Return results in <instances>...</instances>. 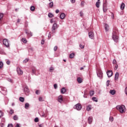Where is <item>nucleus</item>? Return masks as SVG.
Here are the masks:
<instances>
[{"mask_svg":"<svg viewBox=\"0 0 127 127\" xmlns=\"http://www.w3.org/2000/svg\"><path fill=\"white\" fill-rule=\"evenodd\" d=\"M112 39L115 42L117 43L119 41V36H118V31H117V29L113 30L112 33Z\"/></svg>","mask_w":127,"mask_h":127,"instance_id":"f257e3e1","label":"nucleus"},{"mask_svg":"<svg viewBox=\"0 0 127 127\" xmlns=\"http://www.w3.org/2000/svg\"><path fill=\"white\" fill-rule=\"evenodd\" d=\"M117 109L119 111L121 114H124L126 113V106L125 105H118L116 107Z\"/></svg>","mask_w":127,"mask_h":127,"instance_id":"f03ea898","label":"nucleus"},{"mask_svg":"<svg viewBox=\"0 0 127 127\" xmlns=\"http://www.w3.org/2000/svg\"><path fill=\"white\" fill-rule=\"evenodd\" d=\"M58 27H59V25H57L56 22H55L52 27V34H53V35H55L56 30L58 29Z\"/></svg>","mask_w":127,"mask_h":127,"instance_id":"7ed1b4c3","label":"nucleus"},{"mask_svg":"<svg viewBox=\"0 0 127 127\" xmlns=\"http://www.w3.org/2000/svg\"><path fill=\"white\" fill-rule=\"evenodd\" d=\"M0 90H1L0 92L2 94V95H6L7 90L5 87H0Z\"/></svg>","mask_w":127,"mask_h":127,"instance_id":"20e7f679","label":"nucleus"},{"mask_svg":"<svg viewBox=\"0 0 127 127\" xmlns=\"http://www.w3.org/2000/svg\"><path fill=\"white\" fill-rule=\"evenodd\" d=\"M74 109L77 110V111H80L82 109V106L80 103H77L74 106Z\"/></svg>","mask_w":127,"mask_h":127,"instance_id":"39448f33","label":"nucleus"},{"mask_svg":"<svg viewBox=\"0 0 127 127\" xmlns=\"http://www.w3.org/2000/svg\"><path fill=\"white\" fill-rule=\"evenodd\" d=\"M103 10L104 12H107V10H108V4L107 3V2H104L103 3Z\"/></svg>","mask_w":127,"mask_h":127,"instance_id":"423d86ee","label":"nucleus"},{"mask_svg":"<svg viewBox=\"0 0 127 127\" xmlns=\"http://www.w3.org/2000/svg\"><path fill=\"white\" fill-rule=\"evenodd\" d=\"M3 44L5 46H6V47H8V46H9V44L8 43V40L4 39L3 40Z\"/></svg>","mask_w":127,"mask_h":127,"instance_id":"0eeeda50","label":"nucleus"},{"mask_svg":"<svg viewBox=\"0 0 127 127\" xmlns=\"http://www.w3.org/2000/svg\"><path fill=\"white\" fill-rule=\"evenodd\" d=\"M97 76L99 77L100 79H102L103 78V72L101 70H98L97 72Z\"/></svg>","mask_w":127,"mask_h":127,"instance_id":"6e6552de","label":"nucleus"},{"mask_svg":"<svg viewBox=\"0 0 127 127\" xmlns=\"http://www.w3.org/2000/svg\"><path fill=\"white\" fill-rule=\"evenodd\" d=\"M88 35H89V38H90L91 39H94V38H95L94 36V32H90L88 33Z\"/></svg>","mask_w":127,"mask_h":127,"instance_id":"1a4fd4ad","label":"nucleus"},{"mask_svg":"<svg viewBox=\"0 0 127 127\" xmlns=\"http://www.w3.org/2000/svg\"><path fill=\"white\" fill-rule=\"evenodd\" d=\"M107 74L108 78H110L113 76V71L112 70H108L107 72Z\"/></svg>","mask_w":127,"mask_h":127,"instance_id":"9d476101","label":"nucleus"},{"mask_svg":"<svg viewBox=\"0 0 127 127\" xmlns=\"http://www.w3.org/2000/svg\"><path fill=\"white\" fill-rule=\"evenodd\" d=\"M17 73L18 74V75H22V74H23V71H22V70H21L20 67H17Z\"/></svg>","mask_w":127,"mask_h":127,"instance_id":"9b49d317","label":"nucleus"},{"mask_svg":"<svg viewBox=\"0 0 127 127\" xmlns=\"http://www.w3.org/2000/svg\"><path fill=\"white\" fill-rule=\"evenodd\" d=\"M58 101L59 103H62L63 102V96L62 95H60L58 97Z\"/></svg>","mask_w":127,"mask_h":127,"instance_id":"f8f14e48","label":"nucleus"},{"mask_svg":"<svg viewBox=\"0 0 127 127\" xmlns=\"http://www.w3.org/2000/svg\"><path fill=\"white\" fill-rule=\"evenodd\" d=\"M88 122L89 125L92 124V123H93V117L91 116L88 118Z\"/></svg>","mask_w":127,"mask_h":127,"instance_id":"ddd939ff","label":"nucleus"},{"mask_svg":"<svg viewBox=\"0 0 127 127\" xmlns=\"http://www.w3.org/2000/svg\"><path fill=\"white\" fill-rule=\"evenodd\" d=\"M24 91L25 93H29V89H28V87L27 86H26L24 88Z\"/></svg>","mask_w":127,"mask_h":127,"instance_id":"4468645a","label":"nucleus"},{"mask_svg":"<svg viewBox=\"0 0 127 127\" xmlns=\"http://www.w3.org/2000/svg\"><path fill=\"white\" fill-rule=\"evenodd\" d=\"M26 33L28 36H32V33L28 30H26Z\"/></svg>","mask_w":127,"mask_h":127,"instance_id":"2eb2a0df","label":"nucleus"},{"mask_svg":"<svg viewBox=\"0 0 127 127\" xmlns=\"http://www.w3.org/2000/svg\"><path fill=\"white\" fill-rule=\"evenodd\" d=\"M105 31H109V25L107 23L104 24Z\"/></svg>","mask_w":127,"mask_h":127,"instance_id":"dca6fc26","label":"nucleus"},{"mask_svg":"<svg viewBox=\"0 0 127 127\" xmlns=\"http://www.w3.org/2000/svg\"><path fill=\"white\" fill-rule=\"evenodd\" d=\"M66 92V89H65L64 87H63L61 90V94H65Z\"/></svg>","mask_w":127,"mask_h":127,"instance_id":"f3484780","label":"nucleus"},{"mask_svg":"<svg viewBox=\"0 0 127 127\" xmlns=\"http://www.w3.org/2000/svg\"><path fill=\"white\" fill-rule=\"evenodd\" d=\"M92 110V106L88 105L86 107V110L87 112H90Z\"/></svg>","mask_w":127,"mask_h":127,"instance_id":"a211bd4d","label":"nucleus"},{"mask_svg":"<svg viewBox=\"0 0 127 127\" xmlns=\"http://www.w3.org/2000/svg\"><path fill=\"white\" fill-rule=\"evenodd\" d=\"M60 18L61 19H64L65 18V14L64 13H62L60 15Z\"/></svg>","mask_w":127,"mask_h":127,"instance_id":"6ab92c4d","label":"nucleus"},{"mask_svg":"<svg viewBox=\"0 0 127 127\" xmlns=\"http://www.w3.org/2000/svg\"><path fill=\"white\" fill-rule=\"evenodd\" d=\"M125 3H122L121 6H120V8L122 9V10H123V9H125Z\"/></svg>","mask_w":127,"mask_h":127,"instance_id":"aec40b11","label":"nucleus"},{"mask_svg":"<svg viewBox=\"0 0 127 127\" xmlns=\"http://www.w3.org/2000/svg\"><path fill=\"white\" fill-rule=\"evenodd\" d=\"M3 18V13H0V23H1V21L2 20V19Z\"/></svg>","mask_w":127,"mask_h":127,"instance_id":"412c9836","label":"nucleus"},{"mask_svg":"<svg viewBox=\"0 0 127 127\" xmlns=\"http://www.w3.org/2000/svg\"><path fill=\"white\" fill-rule=\"evenodd\" d=\"M119 79V72H116L115 75V80H118Z\"/></svg>","mask_w":127,"mask_h":127,"instance_id":"4be33fe9","label":"nucleus"},{"mask_svg":"<svg viewBox=\"0 0 127 127\" xmlns=\"http://www.w3.org/2000/svg\"><path fill=\"white\" fill-rule=\"evenodd\" d=\"M87 95H88V92L87 91V90H85L84 91V95H83V97L84 98H87Z\"/></svg>","mask_w":127,"mask_h":127,"instance_id":"5701e85b","label":"nucleus"},{"mask_svg":"<svg viewBox=\"0 0 127 127\" xmlns=\"http://www.w3.org/2000/svg\"><path fill=\"white\" fill-rule=\"evenodd\" d=\"M100 3H101V2H100V1H97L96 2L95 5H96V7H97V8H99V7H100Z\"/></svg>","mask_w":127,"mask_h":127,"instance_id":"b1692460","label":"nucleus"},{"mask_svg":"<svg viewBox=\"0 0 127 127\" xmlns=\"http://www.w3.org/2000/svg\"><path fill=\"white\" fill-rule=\"evenodd\" d=\"M77 82L79 84H81V83L83 82V81L82 80V78L81 77L77 78Z\"/></svg>","mask_w":127,"mask_h":127,"instance_id":"393cba45","label":"nucleus"},{"mask_svg":"<svg viewBox=\"0 0 127 127\" xmlns=\"http://www.w3.org/2000/svg\"><path fill=\"white\" fill-rule=\"evenodd\" d=\"M53 35H53V34H52V32H50L48 35V39H50L51 38V36H53Z\"/></svg>","mask_w":127,"mask_h":127,"instance_id":"a878e982","label":"nucleus"},{"mask_svg":"<svg viewBox=\"0 0 127 127\" xmlns=\"http://www.w3.org/2000/svg\"><path fill=\"white\" fill-rule=\"evenodd\" d=\"M110 94H111V95H115V94H116V90H110Z\"/></svg>","mask_w":127,"mask_h":127,"instance_id":"bb28decb","label":"nucleus"},{"mask_svg":"<svg viewBox=\"0 0 127 127\" xmlns=\"http://www.w3.org/2000/svg\"><path fill=\"white\" fill-rule=\"evenodd\" d=\"M36 72V69H35V68H32V74L34 75V74H35Z\"/></svg>","mask_w":127,"mask_h":127,"instance_id":"cd10ccee","label":"nucleus"},{"mask_svg":"<svg viewBox=\"0 0 127 127\" xmlns=\"http://www.w3.org/2000/svg\"><path fill=\"white\" fill-rule=\"evenodd\" d=\"M54 70H55L54 67L51 66V67H50L49 71H50V72H51V73H52V72H53V71H54Z\"/></svg>","mask_w":127,"mask_h":127,"instance_id":"c85d7f7f","label":"nucleus"},{"mask_svg":"<svg viewBox=\"0 0 127 127\" xmlns=\"http://www.w3.org/2000/svg\"><path fill=\"white\" fill-rule=\"evenodd\" d=\"M28 108H29V103H27L25 104V109H26V110H27Z\"/></svg>","mask_w":127,"mask_h":127,"instance_id":"c756f323","label":"nucleus"},{"mask_svg":"<svg viewBox=\"0 0 127 127\" xmlns=\"http://www.w3.org/2000/svg\"><path fill=\"white\" fill-rule=\"evenodd\" d=\"M92 100L93 102H95L96 103H98V99L96 97H92Z\"/></svg>","mask_w":127,"mask_h":127,"instance_id":"7c9ffc66","label":"nucleus"},{"mask_svg":"<svg viewBox=\"0 0 127 127\" xmlns=\"http://www.w3.org/2000/svg\"><path fill=\"white\" fill-rule=\"evenodd\" d=\"M30 10H31V11H34V10H35V7H34V6H31L30 7Z\"/></svg>","mask_w":127,"mask_h":127,"instance_id":"2f4dec72","label":"nucleus"},{"mask_svg":"<svg viewBox=\"0 0 127 127\" xmlns=\"http://www.w3.org/2000/svg\"><path fill=\"white\" fill-rule=\"evenodd\" d=\"M74 56H75V54H74L73 53L69 55V58L71 59L73 58Z\"/></svg>","mask_w":127,"mask_h":127,"instance_id":"473e14b6","label":"nucleus"},{"mask_svg":"<svg viewBox=\"0 0 127 127\" xmlns=\"http://www.w3.org/2000/svg\"><path fill=\"white\" fill-rule=\"evenodd\" d=\"M39 101L40 102H44V99L43 98H42V97H40L39 98Z\"/></svg>","mask_w":127,"mask_h":127,"instance_id":"72a5a7b5","label":"nucleus"},{"mask_svg":"<svg viewBox=\"0 0 127 127\" xmlns=\"http://www.w3.org/2000/svg\"><path fill=\"white\" fill-rule=\"evenodd\" d=\"M3 67V63L2 62H0V69H1Z\"/></svg>","mask_w":127,"mask_h":127,"instance_id":"f704fd0d","label":"nucleus"},{"mask_svg":"<svg viewBox=\"0 0 127 127\" xmlns=\"http://www.w3.org/2000/svg\"><path fill=\"white\" fill-rule=\"evenodd\" d=\"M3 117V112L2 111L0 110V119L2 117Z\"/></svg>","mask_w":127,"mask_h":127,"instance_id":"c9c22d12","label":"nucleus"},{"mask_svg":"<svg viewBox=\"0 0 127 127\" xmlns=\"http://www.w3.org/2000/svg\"><path fill=\"white\" fill-rule=\"evenodd\" d=\"M20 102H24V98L23 97H20L19 98Z\"/></svg>","mask_w":127,"mask_h":127,"instance_id":"e433bc0d","label":"nucleus"},{"mask_svg":"<svg viewBox=\"0 0 127 127\" xmlns=\"http://www.w3.org/2000/svg\"><path fill=\"white\" fill-rule=\"evenodd\" d=\"M48 16L49 17L51 18V17H53V14H52V13H49Z\"/></svg>","mask_w":127,"mask_h":127,"instance_id":"4c0bfd02","label":"nucleus"},{"mask_svg":"<svg viewBox=\"0 0 127 127\" xmlns=\"http://www.w3.org/2000/svg\"><path fill=\"white\" fill-rule=\"evenodd\" d=\"M22 41L23 42V43H26V42H27L26 39L23 38L22 39Z\"/></svg>","mask_w":127,"mask_h":127,"instance_id":"58836bf2","label":"nucleus"},{"mask_svg":"<svg viewBox=\"0 0 127 127\" xmlns=\"http://www.w3.org/2000/svg\"><path fill=\"white\" fill-rule=\"evenodd\" d=\"M13 119H14V121H17V120H18V117H17V116L15 115L13 117Z\"/></svg>","mask_w":127,"mask_h":127,"instance_id":"ea45409f","label":"nucleus"},{"mask_svg":"<svg viewBox=\"0 0 127 127\" xmlns=\"http://www.w3.org/2000/svg\"><path fill=\"white\" fill-rule=\"evenodd\" d=\"M53 4H54V3H53V1L50 2L49 3V6H50V7H51V8L53 6Z\"/></svg>","mask_w":127,"mask_h":127,"instance_id":"a19ab883","label":"nucleus"},{"mask_svg":"<svg viewBox=\"0 0 127 127\" xmlns=\"http://www.w3.org/2000/svg\"><path fill=\"white\" fill-rule=\"evenodd\" d=\"M90 96H92L94 95V91H90L89 92Z\"/></svg>","mask_w":127,"mask_h":127,"instance_id":"79ce46f5","label":"nucleus"},{"mask_svg":"<svg viewBox=\"0 0 127 127\" xmlns=\"http://www.w3.org/2000/svg\"><path fill=\"white\" fill-rule=\"evenodd\" d=\"M40 116L43 118L45 117V113H44V112H42L40 114Z\"/></svg>","mask_w":127,"mask_h":127,"instance_id":"37998d69","label":"nucleus"},{"mask_svg":"<svg viewBox=\"0 0 127 127\" xmlns=\"http://www.w3.org/2000/svg\"><path fill=\"white\" fill-rule=\"evenodd\" d=\"M7 80L8 81V82H10V83H13V80H12L11 78H7Z\"/></svg>","mask_w":127,"mask_h":127,"instance_id":"c03bdc74","label":"nucleus"},{"mask_svg":"<svg viewBox=\"0 0 127 127\" xmlns=\"http://www.w3.org/2000/svg\"><path fill=\"white\" fill-rule=\"evenodd\" d=\"M35 123H38L39 122V119H38V118H36L34 120Z\"/></svg>","mask_w":127,"mask_h":127,"instance_id":"a18cd8bd","label":"nucleus"},{"mask_svg":"<svg viewBox=\"0 0 127 127\" xmlns=\"http://www.w3.org/2000/svg\"><path fill=\"white\" fill-rule=\"evenodd\" d=\"M109 121L110 122H113L114 121V118L113 117H110L109 118Z\"/></svg>","mask_w":127,"mask_h":127,"instance_id":"49530a36","label":"nucleus"},{"mask_svg":"<svg viewBox=\"0 0 127 127\" xmlns=\"http://www.w3.org/2000/svg\"><path fill=\"white\" fill-rule=\"evenodd\" d=\"M79 47L81 49H83L84 47H85L84 45H83L82 44H80L79 45Z\"/></svg>","mask_w":127,"mask_h":127,"instance_id":"de8ad7c7","label":"nucleus"},{"mask_svg":"<svg viewBox=\"0 0 127 127\" xmlns=\"http://www.w3.org/2000/svg\"><path fill=\"white\" fill-rule=\"evenodd\" d=\"M13 113H14L13 110L10 109V115H12V114H13Z\"/></svg>","mask_w":127,"mask_h":127,"instance_id":"09e8293b","label":"nucleus"},{"mask_svg":"<svg viewBox=\"0 0 127 127\" xmlns=\"http://www.w3.org/2000/svg\"><path fill=\"white\" fill-rule=\"evenodd\" d=\"M57 49H58V47L57 46H55L54 48V51H56Z\"/></svg>","mask_w":127,"mask_h":127,"instance_id":"8fccbe9b","label":"nucleus"},{"mask_svg":"<svg viewBox=\"0 0 127 127\" xmlns=\"http://www.w3.org/2000/svg\"><path fill=\"white\" fill-rule=\"evenodd\" d=\"M23 63H26L27 62H28V59H26L25 60L23 61Z\"/></svg>","mask_w":127,"mask_h":127,"instance_id":"3c124183","label":"nucleus"},{"mask_svg":"<svg viewBox=\"0 0 127 127\" xmlns=\"http://www.w3.org/2000/svg\"><path fill=\"white\" fill-rule=\"evenodd\" d=\"M113 64H117V61H116V60H113Z\"/></svg>","mask_w":127,"mask_h":127,"instance_id":"603ef678","label":"nucleus"},{"mask_svg":"<svg viewBox=\"0 0 127 127\" xmlns=\"http://www.w3.org/2000/svg\"><path fill=\"white\" fill-rule=\"evenodd\" d=\"M125 93L126 95H127V87H126L125 89Z\"/></svg>","mask_w":127,"mask_h":127,"instance_id":"864d4df0","label":"nucleus"},{"mask_svg":"<svg viewBox=\"0 0 127 127\" xmlns=\"http://www.w3.org/2000/svg\"><path fill=\"white\" fill-rule=\"evenodd\" d=\"M44 42H45L44 39H42L41 42V44H42V45H43V44H44Z\"/></svg>","mask_w":127,"mask_h":127,"instance_id":"5fc2aeb1","label":"nucleus"},{"mask_svg":"<svg viewBox=\"0 0 127 127\" xmlns=\"http://www.w3.org/2000/svg\"><path fill=\"white\" fill-rule=\"evenodd\" d=\"M79 14H80V16H83V12L82 11H80V13H79Z\"/></svg>","mask_w":127,"mask_h":127,"instance_id":"6e6d98bb","label":"nucleus"},{"mask_svg":"<svg viewBox=\"0 0 127 127\" xmlns=\"http://www.w3.org/2000/svg\"><path fill=\"white\" fill-rule=\"evenodd\" d=\"M15 127H20V124L17 123L16 124Z\"/></svg>","mask_w":127,"mask_h":127,"instance_id":"4d7b16f0","label":"nucleus"},{"mask_svg":"<svg viewBox=\"0 0 127 127\" xmlns=\"http://www.w3.org/2000/svg\"><path fill=\"white\" fill-rule=\"evenodd\" d=\"M54 87L55 89H57V87H58L57 84H55L54 85Z\"/></svg>","mask_w":127,"mask_h":127,"instance_id":"13d9d810","label":"nucleus"},{"mask_svg":"<svg viewBox=\"0 0 127 127\" xmlns=\"http://www.w3.org/2000/svg\"><path fill=\"white\" fill-rule=\"evenodd\" d=\"M51 23H53V22H56L55 21L53 20V19H51L50 20Z\"/></svg>","mask_w":127,"mask_h":127,"instance_id":"bf43d9fd","label":"nucleus"},{"mask_svg":"<svg viewBox=\"0 0 127 127\" xmlns=\"http://www.w3.org/2000/svg\"><path fill=\"white\" fill-rule=\"evenodd\" d=\"M13 127V126L12 125V124H8V126H7V127Z\"/></svg>","mask_w":127,"mask_h":127,"instance_id":"052dcab7","label":"nucleus"},{"mask_svg":"<svg viewBox=\"0 0 127 127\" xmlns=\"http://www.w3.org/2000/svg\"><path fill=\"white\" fill-rule=\"evenodd\" d=\"M118 69V64H116L115 66V69L117 70Z\"/></svg>","mask_w":127,"mask_h":127,"instance_id":"680f3d73","label":"nucleus"},{"mask_svg":"<svg viewBox=\"0 0 127 127\" xmlns=\"http://www.w3.org/2000/svg\"><path fill=\"white\" fill-rule=\"evenodd\" d=\"M6 64H7V65H9L10 64V61H7L6 62Z\"/></svg>","mask_w":127,"mask_h":127,"instance_id":"e2e57ef3","label":"nucleus"},{"mask_svg":"<svg viewBox=\"0 0 127 127\" xmlns=\"http://www.w3.org/2000/svg\"><path fill=\"white\" fill-rule=\"evenodd\" d=\"M36 95H39V90H37L36 91Z\"/></svg>","mask_w":127,"mask_h":127,"instance_id":"0e129e2a","label":"nucleus"},{"mask_svg":"<svg viewBox=\"0 0 127 127\" xmlns=\"http://www.w3.org/2000/svg\"><path fill=\"white\" fill-rule=\"evenodd\" d=\"M81 6H84V2L82 1L81 3Z\"/></svg>","mask_w":127,"mask_h":127,"instance_id":"69168bd1","label":"nucleus"},{"mask_svg":"<svg viewBox=\"0 0 127 127\" xmlns=\"http://www.w3.org/2000/svg\"><path fill=\"white\" fill-rule=\"evenodd\" d=\"M59 9H57L56 10V13H58L59 12Z\"/></svg>","mask_w":127,"mask_h":127,"instance_id":"338daca9","label":"nucleus"},{"mask_svg":"<svg viewBox=\"0 0 127 127\" xmlns=\"http://www.w3.org/2000/svg\"><path fill=\"white\" fill-rule=\"evenodd\" d=\"M70 1L72 3H74V2H75V0H70Z\"/></svg>","mask_w":127,"mask_h":127,"instance_id":"774afa93","label":"nucleus"}]
</instances>
